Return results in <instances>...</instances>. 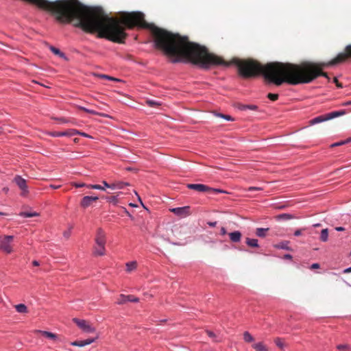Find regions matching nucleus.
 <instances>
[{
	"label": "nucleus",
	"instance_id": "nucleus-1",
	"mask_svg": "<svg viewBox=\"0 0 351 351\" xmlns=\"http://www.w3.org/2000/svg\"><path fill=\"white\" fill-rule=\"evenodd\" d=\"M135 26L149 29L155 47L172 58L173 62L187 61L204 69L233 64L237 66L239 73L244 78L262 74L266 80L276 86L287 83V63L273 62L262 65L257 60L250 58H234L230 62H227L222 58L210 53L206 47L189 41L187 36L147 23L145 21L144 14L138 12H121L119 19L112 17V41L123 43L127 37L125 28L132 29Z\"/></svg>",
	"mask_w": 351,
	"mask_h": 351
},
{
	"label": "nucleus",
	"instance_id": "nucleus-7",
	"mask_svg": "<svg viewBox=\"0 0 351 351\" xmlns=\"http://www.w3.org/2000/svg\"><path fill=\"white\" fill-rule=\"evenodd\" d=\"M187 188L189 189H193V190L197 191L198 192H210V191H212L215 193H224V191H223L222 190L210 188L208 186L202 184H188Z\"/></svg>",
	"mask_w": 351,
	"mask_h": 351
},
{
	"label": "nucleus",
	"instance_id": "nucleus-61",
	"mask_svg": "<svg viewBox=\"0 0 351 351\" xmlns=\"http://www.w3.org/2000/svg\"><path fill=\"white\" fill-rule=\"evenodd\" d=\"M5 215V213L0 212V216L1 215Z\"/></svg>",
	"mask_w": 351,
	"mask_h": 351
},
{
	"label": "nucleus",
	"instance_id": "nucleus-54",
	"mask_svg": "<svg viewBox=\"0 0 351 351\" xmlns=\"http://www.w3.org/2000/svg\"><path fill=\"white\" fill-rule=\"evenodd\" d=\"M351 272V267L344 269L343 273L347 274Z\"/></svg>",
	"mask_w": 351,
	"mask_h": 351
},
{
	"label": "nucleus",
	"instance_id": "nucleus-40",
	"mask_svg": "<svg viewBox=\"0 0 351 351\" xmlns=\"http://www.w3.org/2000/svg\"><path fill=\"white\" fill-rule=\"evenodd\" d=\"M101 77L102 78H105V79H109L110 80H114V81H117V80L112 77H110V76H108V75H100Z\"/></svg>",
	"mask_w": 351,
	"mask_h": 351
},
{
	"label": "nucleus",
	"instance_id": "nucleus-31",
	"mask_svg": "<svg viewBox=\"0 0 351 351\" xmlns=\"http://www.w3.org/2000/svg\"><path fill=\"white\" fill-rule=\"evenodd\" d=\"M87 188L91 189H97V190L105 191V188L99 184H88V185H87Z\"/></svg>",
	"mask_w": 351,
	"mask_h": 351
},
{
	"label": "nucleus",
	"instance_id": "nucleus-25",
	"mask_svg": "<svg viewBox=\"0 0 351 351\" xmlns=\"http://www.w3.org/2000/svg\"><path fill=\"white\" fill-rule=\"evenodd\" d=\"M19 215L23 217H32L39 215V214L36 212H21Z\"/></svg>",
	"mask_w": 351,
	"mask_h": 351
},
{
	"label": "nucleus",
	"instance_id": "nucleus-11",
	"mask_svg": "<svg viewBox=\"0 0 351 351\" xmlns=\"http://www.w3.org/2000/svg\"><path fill=\"white\" fill-rule=\"evenodd\" d=\"M138 301L139 299L132 295H125L121 294L119 295V298H118L117 304H123L127 302H138Z\"/></svg>",
	"mask_w": 351,
	"mask_h": 351
},
{
	"label": "nucleus",
	"instance_id": "nucleus-28",
	"mask_svg": "<svg viewBox=\"0 0 351 351\" xmlns=\"http://www.w3.org/2000/svg\"><path fill=\"white\" fill-rule=\"evenodd\" d=\"M350 142H351V137L347 138L345 141H339V142H337V143H335L332 144L330 145V147H337V146H341V145H345V144L350 143Z\"/></svg>",
	"mask_w": 351,
	"mask_h": 351
},
{
	"label": "nucleus",
	"instance_id": "nucleus-27",
	"mask_svg": "<svg viewBox=\"0 0 351 351\" xmlns=\"http://www.w3.org/2000/svg\"><path fill=\"white\" fill-rule=\"evenodd\" d=\"M328 229L327 228L323 229L321 232L320 239L322 241L326 242L328 240Z\"/></svg>",
	"mask_w": 351,
	"mask_h": 351
},
{
	"label": "nucleus",
	"instance_id": "nucleus-3",
	"mask_svg": "<svg viewBox=\"0 0 351 351\" xmlns=\"http://www.w3.org/2000/svg\"><path fill=\"white\" fill-rule=\"evenodd\" d=\"M306 69L313 70L309 71L311 73H305L304 75L287 76V83L291 85L308 84L319 76H323L328 80L330 79L327 73L321 71L319 68L315 67L314 65H309Z\"/></svg>",
	"mask_w": 351,
	"mask_h": 351
},
{
	"label": "nucleus",
	"instance_id": "nucleus-38",
	"mask_svg": "<svg viewBox=\"0 0 351 351\" xmlns=\"http://www.w3.org/2000/svg\"><path fill=\"white\" fill-rule=\"evenodd\" d=\"M88 113H90V114H99V115H100L101 117H106V115L104 114L99 113V112H97L95 110H90V109H88Z\"/></svg>",
	"mask_w": 351,
	"mask_h": 351
},
{
	"label": "nucleus",
	"instance_id": "nucleus-56",
	"mask_svg": "<svg viewBox=\"0 0 351 351\" xmlns=\"http://www.w3.org/2000/svg\"><path fill=\"white\" fill-rule=\"evenodd\" d=\"M284 257L286 259H291L292 258V256L291 254H285Z\"/></svg>",
	"mask_w": 351,
	"mask_h": 351
},
{
	"label": "nucleus",
	"instance_id": "nucleus-8",
	"mask_svg": "<svg viewBox=\"0 0 351 351\" xmlns=\"http://www.w3.org/2000/svg\"><path fill=\"white\" fill-rule=\"evenodd\" d=\"M13 236H0V250L8 254H10L12 252V247L10 243L13 241Z\"/></svg>",
	"mask_w": 351,
	"mask_h": 351
},
{
	"label": "nucleus",
	"instance_id": "nucleus-45",
	"mask_svg": "<svg viewBox=\"0 0 351 351\" xmlns=\"http://www.w3.org/2000/svg\"><path fill=\"white\" fill-rule=\"evenodd\" d=\"M220 232H221V235H225V234H226L227 231H226V228H225L221 227V230H220Z\"/></svg>",
	"mask_w": 351,
	"mask_h": 351
},
{
	"label": "nucleus",
	"instance_id": "nucleus-17",
	"mask_svg": "<svg viewBox=\"0 0 351 351\" xmlns=\"http://www.w3.org/2000/svg\"><path fill=\"white\" fill-rule=\"evenodd\" d=\"M130 184L128 182H124L121 181L114 182L110 184L111 189H123L125 186H129Z\"/></svg>",
	"mask_w": 351,
	"mask_h": 351
},
{
	"label": "nucleus",
	"instance_id": "nucleus-5",
	"mask_svg": "<svg viewBox=\"0 0 351 351\" xmlns=\"http://www.w3.org/2000/svg\"><path fill=\"white\" fill-rule=\"evenodd\" d=\"M346 113L345 110H339V111H333L330 113L323 114L321 116H318L311 120L309 121L310 125H315L317 123H322L323 121H328L332 119H335L337 117L344 115Z\"/></svg>",
	"mask_w": 351,
	"mask_h": 351
},
{
	"label": "nucleus",
	"instance_id": "nucleus-20",
	"mask_svg": "<svg viewBox=\"0 0 351 351\" xmlns=\"http://www.w3.org/2000/svg\"><path fill=\"white\" fill-rule=\"evenodd\" d=\"M137 267L136 261H131L126 263V271L131 272L135 270Z\"/></svg>",
	"mask_w": 351,
	"mask_h": 351
},
{
	"label": "nucleus",
	"instance_id": "nucleus-10",
	"mask_svg": "<svg viewBox=\"0 0 351 351\" xmlns=\"http://www.w3.org/2000/svg\"><path fill=\"white\" fill-rule=\"evenodd\" d=\"M170 211L175 215L184 217L189 215V206L171 208Z\"/></svg>",
	"mask_w": 351,
	"mask_h": 351
},
{
	"label": "nucleus",
	"instance_id": "nucleus-32",
	"mask_svg": "<svg viewBox=\"0 0 351 351\" xmlns=\"http://www.w3.org/2000/svg\"><path fill=\"white\" fill-rule=\"evenodd\" d=\"M337 348L339 351H347L350 349V346L348 344H340L337 346Z\"/></svg>",
	"mask_w": 351,
	"mask_h": 351
},
{
	"label": "nucleus",
	"instance_id": "nucleus-26",
	"mask_svg": "<svg viewBox=\"0 0 351 351\" xmlns=\"http://www.w3.org/2000/svg\"><path fill=\"white\" fill-rule=\"evenodd\" d=\"M50 50L56 55L59 56L61 58H65V55L64 53L61 52L60 49L58 48H56L55 47L50 46L49 47Z\"/></svg>",
	"mask_w": 351,
	"mask_h": 351
},
{
	"label": "nucleus",
	"instance_id": "nucleus-16",
	"mask_svg": "<svg viewBox=\"0 0 351 351\" xmlns=\"http://www.w3.org/2000/svg\"><path fill=\"white\" fill-rule=\"evenodd\" d=\"M241 233L239 231H234L229 233L230 239L234 243H238L241 241Z\"/></svg>",
	"mask_w": 351,
	"mask_h": 351
},
{
	"label": "nucleus",
	"instance_id": "nucleus-48",
	"mask_svg": "<svg viewBox=\"0 0 351 351\" xmlns=\"http://www.w3.org/2000/svg\"><path fill=\"white\" fill-rule=\"evenodd\" d=\"M208 225L211 226V227H214L217 225V222L216 221H214V222H208Z\"/></svg>",
	"mask_w": 351,
	"mask_h": 351
},
{
	"label": "nucleus",
	"instance_id": "nucleus-41",
	"mask_svg": "<svg viewBox=\"0 0 351 351\" xmlns=\"http://www.w3.org/2000/svg\"><path fill=\"white\" fill-rule=\"evenodd\" d=\"M206 333L207 335L210 337V338H215L216 337V335L214 332H213L212 331H210V330H206Z\"/></svg>",
	"mask_w": 351,
	"mask_h": 351
},
{
	"label": "nucleus",
	"instance_id": "nucleus-13",
	"mask_svg": "<svg viewBox=\"0 0 351 351\" xmlns=\"http://www.w3.org/2000/svg\"><path fill=\"white\" fill-rule=\"evenodd\" d=\"M98 199V197H93V196H85L82 198L80 205L83 208L88 207L93 202H96Z\"/></svg>",
	"mask_w": 351,
	"mask_h": 351
},
{
	"label": "nucleus",
	"instance_id": "nucleus-14",
	"mask_svg": "<svg viewBox=\"0 0 351 351\" xmlns=\"http://www.w3.org/2000/svg\"><path fill=\"white\" fill-rule=\"evenodd\" d=\"M77 132V130L71 129L66 132H51L50 134L52 136L59 137V136H73L76 134Z\"/></svg>",
	"mask_w": 351,
	"mask_h": 351
},
{
	"label": "nucleus",
	"instance_id": "nucleus-37",
	"mask_svg": "<svg viewBox=\"0 0 351 351\" xmlns=\"http://www.w3.org/2000/svg\"><path fill=\"white\" fill-rule=\"evenodd\" d=\"M263 190L261 187H256V186H250L247 189H246L247 191H262Z\"/></svg>",
	"mask_w": 351,
	"mask_h": 351
},
{
	"label": "nucleus",
	"instance_id": "nucleus-42",
	"mask_svg": "<svg viewBox=\"0 0 351 351\" xmlns=\"http://www.w3.org/2000/svg\"><path fill=\"white\" fill-rule=\"evenodd\" d=\"M257 108L258 107L255 105H247V109L249 110H256Z\"/></svg>",
	"mask_w": 351,
	"mask_h": 351
},
{
	"label": "nucleus",
	"instance_id": "nucleus-55",
	"mask_svg": "<svg viewBox=\"0 0 351 351\" xmlns=\"http://www.w3.org/2000/svg\"><path fill=\"white\" fill-rule=\"evenodd\" d=\"M79 108H80V110H83V111L86 112H88V108H84V107L80 106V107H79Z\"/></svg>",
	"mask_w": 351,
	"mask_h": 351
},
{
	"label": "nucleus",
	"instance_id": "nucleus-21",
	"mask_svg": "<svg viewBox=\"0 0 351 351\" xmlns=\"http://www.w3.org/2000/svg\"><path fill=\"white\" fill-rule=\"evenodd\" d=\"M246 244L251 247H258L259 246L258 243V240L256 239L247 238Z\"/></svg>",
	"mask_w": 351,
	"mask_h": 351
},
{
	"label": "nucleus",
	"instance_id": "nucleus-36",
	"mask_svg": "<svg viewBox=\"0 0 351 351\" xmlns=\"http://www.w3.org/2000/svg\"><path fill=\"white\" fill-rule=\"evenodd\" d=\"M275 341V343L276 344V346H277L278 347H279V348H282V347H283V343H282V339H280V338H276V339H275V341Z\"/></svg>",
	"mask_w": 351,
	"mask_h": 351
},
{
	"label": "nucleus",
	"instance_id": "nucleus-18",
	"mask_svg": "<svg viewBox=\"0 0 351 351\" xmlns=\"http://www.w3.org/2000/svg\"><path fill=\"white\" fill-rule=\"evenodd\" d=\"M252 346L256 351H269V349L263 342L254 343Z\"/></svg>",
	"mask_w": 351,
	"mask_h": 351
},
{
	"label": "nucleus",
	"instance_id": "nucleus-2",
	"mask_svg": "<svg viewBox=\"0 0 351 351\" xmlns=\"http://www.w3.org/2000/svg\"><path fill=\"white\" fill-rule=\"evenodd\" d=\"M351 58V45H347L343 51L339 53L334 59L328 62H304L301 64L287 63V76L301 75L305 73H311V69H306L309 65H314L315 67L319 68L321 71L326 67L335 65L343 62Z\"/></svg>",
	"mask_w": 351,
	"mask_h": 351
},
{
	"label": "nucleus",
	"instance_id": "nucleus-12",
	"mask_svg": "<svg viewBox=\"0 0 351 351\" xmlns=\"http://www.w3.org/2000/svg\"><path fill=\"white\" fill-rule=\"evenodd\" d=\"M98 337L99 336L97 335L95 338H90L83 341H75L71 342V344L73 346L84 347L85 346L91 344L92 343L95 341V340L97 339Z\"/></svg>",
	"mask_w": 351,
	"mask_h": 351
},
{
	"label": "nucleus",
	"instance_id": "nucleus-33",
	"mask_svg": "<svg viewBox=\"0 0 351 351\" xmlns=\"http://www.w3.org/2000/svg\"><path fill=\"white\" fill-rule=\"evenodd\" d=\"M106 199L108 202L112 203L113 204H117L118 203V199L115 196H111L106 197Z\"/></svg>",
	"mask_w": 351,
	"mask_h": 351
},
{
	"label": "nucleus",
	"instance_id": "nucleus-23",
	"mask_svg": "<svg viewBox=\"0 0 351 351\" xmlns=\"http://www.w3.org/2000/svg\"><path fill=\"white\" fill-rule=\"evenodd\" d=\"M243 339L247 343H251L254 341L252 335L247 331L243 332Z\"/></svg>",
	"mask_w": 351,
	"mask_h": 351
},
{
	"label": "nucleus",
	"instance_id": "nucleus-6",
	"mask_svg": "<svg viewBox=\"0 0 351 351\" xmlns=\"http://www.w3.org/2000/svg\"><path fill=\"white\" fill-rule=\"evenodd\" d=\"M73 321L84 332L93 333L95 332V328L86 320L73 318Z\"/></svg>",
	"mask_w": 351,
	"mask_h": 351
},
{
	"label": "nucleus",
	"instance_id": "nucleus-9",
	"mask_svg": "<svg viewBox=\"0 0 351 351\" xmlns=\"http://www.w3.org/2000/svg\"><path fill=\"white\" fill-rule=\"evenodd\" d=\"M13 182L18 186L21 189V195L26 196L29 193L28 186L26 183V180L20 176H16L13 180Z\"/></svg>",
	"mask_w": 351,
	"mask_h": 351
},
{
	"label": "nucleus",
	"instance_id": "nucleus-53",
	"mask_svg": "<svg viewBox=\"0 0 351 351\" xmlns=\"http://www.w3.org/2000/svg\"><path fill=\"white\" fill-rule=\"evenodd\" d=\"M32 265H33L34 266H39V265H40V263H39V262H38V261H34L32 262Z\"/></svg>",
	"mask_w": 351,
	"mask_h": 351
},
{
	"label": "nucleus",
	"instance_id": "nucleus-58",
	"mask_svg": "<svg viewBox=\"0 0 351 351\" xmlns=\"http://www.w3.org/2000/svg\"><path fill=\"white\" fill-rule=\"evenodd\" d=\"M135 194L137 195L138 199L142 203L141 199L140 196L138 195V193L136 192H135Z\"/></svg>",
	"mask_w": 351,
	"mask_h": 351
},
{
	"label": "nucleus",
	"instance_id": "nucleus-57",
	"mask_svg": "<svg viewBox=\"0 0 351 351\" xmlns=\"http://www.w3.org/2000/svg\"><path fill=\"white\" fill-rule=\"evenodd\" d=\"M336 230L337 231H343L345 229L343 227H337V228H336Z\"/></svg>",
	"mask_w": 351,
	"mask_h": 351
},
{
	"label": "nucleus",
	"instance_id": "nucleus-15",
	"mask_svg": "<svg viewBox=\"0 0 351 351\" xmlns=\"http://www.w3.org/2000/svg\"><path fill=\"white\" fill-rule=\"evenodd\" d=\"M34 333H40L42 335H43L44 337L51 339H53L54 341L56 340L57 337H58L56 334L52 333V332H48V331H45V330H34Z\"/></svg>",
	"mask_w": 351,
	"mask_h": 351
},
{
	"label": "nucleus",
	"instance_id": "nucleus-46",
	"mask_svg": "<svg viewBox=\"0 0 351 351\" xmlns=\"http://www.w3.org/2000/svg\"><path fill=\"white\" fill-rule=\"evenodd\" d=\"M311 269H318V268H319V264H318V263H313V264L311 266Z\"/></svg>",
	"mask_w": 351,
	"mask_h": 351
},
{
	"label": "nucleus",
	"instance_id": "nucleus-47",
	"mask_svg": "<svg viewBox=\"0 0 351 351\" xmlns=\"http://www.w3.org/2000/svg\"><path fill=\"white\" fill-rule=\"evenodd\" d=\"M301 233H302V230H297L295 231L294 235L296 236V237H298V236L301 235Z\"/></svg>",
	"mask_w": 351,
	"mask_h": 351
},
{
	"label": "nucleus",
	"instance_id": "nucleus-24",
	"mask_svg": "<svg viewBox=\"0 0 351 351\" xmlns=\"http://www.w3.org/2000/svg\"><path fill=\"white\" fill-rule=\"evenodd\" d=\"M269 230V228H258L256 230V234L260 237H265V233Z\"/></svg>",
	"mask_w": 351,
	"mask_h": 351
},
{
	"label": "nucleus",
	"instance_id": "nucleus-29",
	"mask_svg": "<svg viewBox=\"0 0 351 351\" xmlns=\"http://www.w3.org/2000/svg\"><path fill=\"white\" fill-rule=\"evenodd\" d=\"M146 104L150 107H157L160 106V103L152 99H147Z\"/></svg>",
	"mask_w": 351,
	"mask_h": 351
},
{
	"label": "nucleus",
	"instance_id": "nucleus-52",
	"mask_svg": "<svg viewBox=\"0 0 351 351\" xmlns=\"http://www.w3.org/2000/svg\"><path fill=\"white\" fill-rule=\"evenodd\" d=\"M240 109L242 110H247V105H242V106H241Z\"/></svg>",
	"mask_w": 351,
	"mask_h": 351
},
{
	"label": "nucleus",
	"instance_id": "nucleus-22",
	"mask_svg": "<svg viewBox=\"0 0 351 351\" xmlns=\"http://www.w3.org/2000/svg\"><path fill=\"white\" fill-rule=\"evenodd\" d=\"M276 219L278 220H289L294 218V217L290 214L288 213H283L278 215L276 217Z\"/></svg>",
	"mask_w": 351,
	"mask_h": 351
},
{
	"label": "nucleus",
	"instance_id": "nucleus-59",
	"mask_svg": "<svg viewBox=\"0 0 351 351\" xmlns=\"http://www.w3.org/2000/svg\"><path fill=\"white\" fill-rule=\"evenodd\" d=\"M126 170H127V171H132V170H133V169H132V168H131V167H128V168H126Z\"/></svg>",
	"mask_w": 351,
	"mask_h": 351
},
{
	"label": "nucleus",
	"instance_id": "nucleus-51",
	"mask_svg": "<svg viewBox=\"0 0 351 351\" xmlns=\"http://www.w3.org/2000/svg\"><path fill=\"white\" fill-rule=\"evenodd\" d=\"M80 134L81 136H88V134H86V133H84V132H80L79 131H77V134Z\"/></svg>",
	"mask_w": 351,
	"mask_h": 351
},
{
	"label": "nucleus",
	"instance_id": "nucleus-35",
	"mask_svg": "<svg viewBox=\"0 0 351 351\" xmlns=\"http://www.w3.org/2000/svg\"><path fill=\"white\" fill-rule=\"evenodd\" d=\"M71 185L76 188H80V187H83V186L87 187V185L84 182H72Z\"/></svg>",
	"mask_w": 351,
	"mask_h": 351
},
{
	"label": "nucleus",
	"instance_id": "nucleus-34",
	"mask_svg": "<svg viewBox=\"0 0 351 351\" xmlns=\"http://www.w3.org/2000/svg\"><path fill=\"white\" fill-rule=\"evenodd\" d=\"M278 97H279V96H278V94H274V93H269V94L267 95V97H268L270 100H271V101H276V100L278 99Z\"/></svg>",
	"mask_w": 351,
	"mask_h": 351
},
{
	"label": "nucleus",
	"instance_id": "nucleus-50",
	"mask_svg": "<svg viewBox=\"0 0 351 351\" xmlns=\"http://www.w3.org/2000/svg\"><path fill=\"white\" fill-rule=\"evenodd\" d=\"M351 105V100L350 101H348L346 102H344L342 106H350Z\"/></svg>",
	"mask_w": 351,
	"mask_h": 351
},
{
	"label": "nucleus",
	"instance_id": "nucleus-49",
	"mask_svg": "<svg viewBox=\"0 0 351 351\" xmlns=\"http://www.w3.org/2000/svg\"><path fill=\"white\" fill-rule=\"evenodd\" d=\"M50 187L53 189H58L60 187V185H53V184H51L50 185Z\"/></svg>",
	"mask_w": 351,
	"mask_h": 351
},
{
	"label": "nucleus",
	"instance_id": "nucleus-4",
	"mask_svg": "<svg viewBox=\"0 0 351 351\" xmlns=\"http://www.w3.org/2000/svg\"><path fill=\"white\" fill-rule=\"evenodd\" d=\"M95 245L93 247V255L104 256L106 254V234L101 228H99L97 231L95 239Z\"/></svg>",
	"mask_w": 351,
	"mask_h": 351
},
{
	"label": "nucleus",
	"instance_id": "nucleus-43",
	"mask_svg": "<svg viewBox=\"0 0 351 351\" xmlns=\"http://www.w3.org/2000/svg\"><path fill=\"white\" fill-rule=\"evenodd\" d=\"M102 184H104V187H106V188H108V189H111V186H110V184H108L106 181L105 180H103L102 181Z\"/></svg>",
	"mask_w": 351,
	"mask_h": 351
},
{
	"label": "nucleus",
	"instance_id": "nucleus-19",
	"mask_svg": "<svg viewBox=\"0 0 351 351\" xmlns=\"http://www.w3.org/2000/svg\"><path fill=\"white\" fill-rule=\"evenodd\" d=\"M16 311L19 313H27V307L23 304H19L14 306Z\"/></svg>",
	"mask_w": 351,
	"mask_h": 351
},
{
	"label": "nucleus",
	"instance_id": "nucleus-44",
	"mask_svg": "<svg viewBox=\"0 0 351 351\" xmlns=\"http://www.w3.org/2000/svg\"><path fill=\"white\" fill-rule=\"evenodd\" d=\"M278 247H280L282 249H286V250H289V247L287 246V244L286 243H281L280 245H279L278 246Z\"/></svg>",
	"mask_w": 351,
	"mask_h": 351
},
{
	"label": "nucleus",
	"instance_id": "nucleus-39",
	"mask_svg": "<svg viewBox=\"0 0 351 351\" xmlns=\"http://www.w3.org/2000/svg\"><path fill=\"white\" fill-rule=\"evenodd\" d=\"M333 82L336 84V86L338 87V88H342L343 86L341 83L339 82L338 80L337 79V77H334L333 79Z\"/></svg>",
	"mask_w": 351,
	"mask_h": 351
},
{
	"label": "nucleus",
	"instance_id": "nucleus-60",
	"mask_svg": "<svg viewBox=\"0 0 351 351\" xmlns=\"http://www.w3.org/2000/svg\"><path fill=\"white\" fill-rule=\"evenodd\" d=\"M320 226V224H319V223H317V224H315V225H314V226H315V227H318V226Z\"/></svg>",
	"mask_w": 351,
	"mask_h": 351
},
{
	"label": "nucleus",
	"instance_id": "nucleus-30",
	"mask_svg": "<svg viewBox=\"0 0 351 351\" xmlns=\"http://www.w3.org/2000/svg\"><path fill=\"white\" fill-rule=\"evenodd\" d=\"M215 116L223 118L227 121H234V118H232L231 116L228 115V114H223L221 113H217V112H215Z\"/></svg>",
	"mask_w": 351,
	"mask_h": 351
}]
</instances>
